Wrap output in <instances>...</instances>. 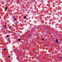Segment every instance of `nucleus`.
<instances>
[{
	"mask_svg": "<svg viewBox=\"0 0 62 62\" xmlns=\"http://www.w3.org/2000/svg\"><path fill=\"white\" fill-rule=\"evenodd\" d=\"M8 40H9V39H8Z\"/></svg>",
	"mask_w": 62,
	"mask_h": 62,
	"instance_id": "14",
	"label": "nucleus"
},
{
	"mask_svg": "<svg viewBox=\"0 0 62 62\" xmlns=\"http://www.w3.org/2000/svg\"><path fill=\"white\" fill-rule=\"evenodd\" d=\"M14 20L15 21H16V18H15V16L14 17Z\"/></svg>",
	"mask_w": 62,
	"mask_h": 62,
	"instance_id": "2",
	"label": "nucleus"
},
{
	"mask_svg": "<svg viewBox=\"0 0 62 62\" xmlns=\"http://www.w3.org/2000/svg\"><path fill=\"white\" fill-rule=\"evenodd\" d=\"M18 39V41H20V40H21V39L19 38Z\"/></svg>",
	"mask_w": 62,
	"mask_h": 62,
	"instance_id": "4",
	"label": "nucleus"
},
{
	"mask_svg": "<svg viewBox=\"0 0 62 62\" xmlns=\"http://www.w3.org/2000/svg\"><path fill=\"white\" fill-rule=\"evenodd\" d=\"M8 57L9 58H10V55H9L8 56Z\"/></svg>",
	"mask_w": 62,
	"mask_h": 62,
	"instance_id": "7",
	"label": "nucleus"
},
{
	"mask_svg": "<svg viewBox=\"0 0 62 62\" xmlns=\"http://www.w3.org/2000/svg\"><path fill=\"white\" fill-rule=\"evenodd\" d=\"M6 26H3V27H4V28H6Z\"/></svg>",
	"mask_w": 62,
	"mask_h": 62,
	"instance_id": "6",
	"label": "nucleus"
},
{
	"mask_svg": "<svg viewBox=\"0 0 62 62\" xmlns=\"http://www.w3.org/2000/svg\"><path fill=\"white\" fill-rule=\"evenodd\" d=\"M8 9V8H5V9Z\"/></svg>",
	"mask_w": 62,
	"mask_h": 62,
	"instance_id": "9",
	"label": "nucleus"
},
{
	"mask_svg": "<svg viewBox=\"0 0 62 62\" xmlns=\"http://www.w3.org/2000/svg\"><path fill=\"white\" fill-rule=\"evenodd\" d=\"M42 40H44V39H43V38H42Z\"/></svg>",
	"mask_w": 62,
	"mask_h": 62,
	"instance_id": "8",
	"label": "nucleus"
},
{
	"mask_svg": "<svg viewBox=\"0 0 62 62\" xmlns=\"http://www.w3.org/2000/svg\"><path fill=\"white\" fill-rule=\"evenodd\" d=\"M61 57H60V59H61Z\"/></svg>",
	"mask_w": 62,
	"mask_h": 62,
	"instance_id": "12",
	"label": "nucleus"
},
{
	"mask_svg": "<svg viewBox=\"0 0 62 62\" xmlns=\"http://www.w3.org/2000/svg\"><path fill=\"white\" fill-rule=\"evenodd\" d=\"M56 42H57V43H58V40L57 39H56Z\"/></svg>",
	"mask_w": 62,
	"mask_h": 62,
	"instance_id": "3",
	"label": "nucleus"
},
{
	"mask_svg": "<svg viewBox=\"0 0 62 62\" xmlns=\"http://www.w3.org/2000/svg\"><path fill=\"white\" fill-rule=\"evenodd\" d=\"M23 17H24V18L25 19H26V17L25 16H24Z\"/></svg>",
	"mask_w": 62,
	"mask_h": 62,
	"instance_id": "1",
	"label": "nucleus"
},
{
	"mask_svg": "<svg viewBox=\"0 0 62 62\" xmlns=\"http://www.w3.org/2000/svg\"><path fill=\"white\" fill-rule=\"evenodd\" d=\"M30 36H31V35H30Z\"/></svg>",
	"mask_w": 62,
	"mask_h": 62,
	"instance_id": "15",
	"label": "nucleus"
},
{
	"mask_svg": "<svg viewBox=\"0 0 62 62\" xmlns=\"http://www.w3.org/2000/svg\"><path fill=\"white\" fill-rule=\"evenodd\" d=\"M4 51H6V48H4Z\"/></svg>",
	"mask_w": 62,
	"mask_h": 62,
	"instance_id": "5",
	"label": "nucleus"
},
{
	"mask_svg": "<svg viewBox=\"0 0 62 62\" xmlns=\"http://www.w3.org/2000/svg\"><path fill=\"white\" fill-rule=\"evenodd\" d=\"M7 38H8V35L7 36Z\"/></svg>",
	"mask_w": 62,
	"mask_h": 62,
	"instance_id": "10",
	"label": "nucleus"
},
{
	"mask_svg": "<svg viewBox=\"0 0 62 62\" xmlns=\"http://www.w3.org/2000/svg\"><path fill=\"white\" fill-rule=\"evenodd\" d=\"M9 28H11L10 27H9Z\"/></svg>",
	"mask_w": 62,
	"mask_h": 62,
	"instance_id": "13",
	"label": "nucleus"
},
{
	"mask_svg": "<svg viewBox=\"0 0 62 62\" xmlns=\"http://www.w3.org/2000/svg\"><path fill=\"white\" fill-rule=\"evenodd\" d=\"M8 32H9V33H10V31H8Z\"/></svg>",
	"mask_w": 62,
	"mask_h": 62,
	"instance_id": "11",
	"label": "nucleus"
}]
</instances>
